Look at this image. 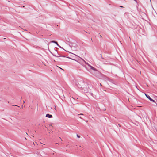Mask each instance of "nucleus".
<instances>
[{
	"label": "nucleus",
	"instance_id": "1",
	"mask_svg": "<svg viewBox=\"0 0 157 157\" xmlns=\"http://www.w3.org/2000/svg\"><path fill=\"white\" fill-rule=\"evenodd\" d=\"M145 95L151 101L153 102H155V101L152 99V98H151L149 96V95H147V94H145Z\"/></svg>",
	"mask_w": 157,
	"mask_h": 157
},
{
	"label": "nucleus",
	"instance_id": "2",
	"mask_svg": "<svg viewBox=\"0 0 157 157\" xmlns=\"http://www.w3.org/2000/svg\"><path fill=\"white\" fill-rule=\"evenodd\" d=\"M46 117H47L51 118L52 117V116L51 115H50L48 114H47L46 115Z\"/></svg>",
	"mask_w": 157,
	"mask_h": 157
},
{
	"label": "nucleus",
	"instance_id": "3",
	"mask_svg": "<svg viewBox=\"0 0 157 157\" xmlns=\"http://www.w3.org/2000/svg\"><path fill=\"white\" fill-rule=\"evenodd\" d=\"M89 67H90V68H91V69H92V70H94V71H96L97 70L96 69H95V68H94V67H93L89 65Z\"/></svg>",
	"mask_w": 157,
	"mask_h": 157
},
{
	"label": "nucleus",
	"instance_id": "4",
	"mask_svg": "<svg viewBox=\"0 0 157 157\" xmlns=\"http://www.w3.org/2000/svg\"><path fill=\"white\" fill-rule=\"evenodd\" d=\"M76 85L78 87L81 88V87L80 86L81 85L79 84L78 82H77V83H76Z\"/></svg>",
	"mask_w": 157,
	"mask_h": 157
},
{
	"label": "nucleus",
	"instance_id": "5",
	"mask_svg": "<svg viewBox=\"0 0 157 157\" xmlns=\"http://www.w3.org/2000/svg\"><path fill=\"white\" fill-rule=\"evenodd\" d=\"M51 42L52 43H55V44H56L58 46H59V45H58V43L57 42L55 41H51Z\"/></svg>",
	"mask_w": 157,
	"mask_h": 157
},
{
	"label": "nucleus",
	"instance_id": "6",
	"mask_svg": "<svg viewBox=\"0 0 157 157\" xmlns=\"http://www.w3.org/2000/svg\"><path fill=\"white\" fill-rule=\"evenodd\" d=\"M77 136L79 138L80 137V136H78V135H77Z\"/></svg>",
	"mask_w": 157,
	"mask_h": 157
},
{
	"label": "nucleus",
	"instance_id": "7",
	"mask_svg": "<svg viewBox=\"0 0 157 157\" xmlns=\"http://www.w3.org/2000/svg\"><path fill=\"white\" fill-rule=\"evenodd\" d=\"M83 115V114H78V115Z\"/></svg>",
	"mask_w": 157,
	"mask_h": 157
},
{
	"label": "nucleus",
	"instance_id": "8",
	"mask_svg": "<svg viewBox=\"0 0 157 157\" xmlns=\"http://www.w3.org/2000/svg\"><path fill=\"white\" fill-rule=\"evenodd\" d=\"M57 67H59V68H60V69H62V70H63V69H62L61 68H60V67H58V66H57Z\"/></svg>",
	"mask_w": 157,
	"mask_h": 157
},
{
	"label": "nucleus",
	"instance_id": "9",
	"mask_svg": "<svg viewBox=\"0 0 157 157\" xmlns=\"http://www.w3.org/2000/svg\"><path fill=\"white\" fill-rule=\"evenodd\" d=\"M120 7H122V8H123V7L124 8V7H123V6H120Z\"/></svg>",
	"mask_w": 157,
	"mask_h": 157
}]
</instances>
